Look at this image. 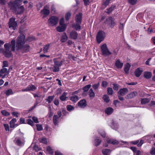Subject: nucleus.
I'll return each mask as SVG.
<instances>
[{
    "instance_id": "obj_1",
    "label": "nucleus",
    "mask_w": 155,
    "mask_h": 155,
    "mask_svg": "<svg viewBox=\"0 0 155 155\" xmlns=\"http://www.w3.org/2000/svg\"><path fill=\"white\" fill-rule=\"evenodd\" d=\"M26 42L25 36L21 34L16 39V50L22 52H27L29 51L30 47L28 44H25Z\"/></svg>"
},
{
    "instance_id": "obj_2",
    "label": "nucleus",
    "mask_w": 155,
    "mask_h": 155,
    "mask_svg": "<svg viewBox=\"0 0 155 155\" xmlns=\"http://www.w3.org/2000/svg\"><path fill=\"white\" fill-rule=\"evenodd\" d=\"M15 40L13 39L11 43L5 44L4 45L5 50L3 54L6 57L9 58L12 56V51H14L15 49Z\"/></svg>"
},
{
    "instance_id": "obj_3",
    "label": "nucleus",
    "mask_w": 155,
    "mask_h": 155,
    "mask_svg": "<svg viewBox=\"0 0 155 155\" xmlns=\"http://www.w3.org/2000/svg\"><path fill=\"white\" fill-rule=\"evenodd\" d=\"M54 65V66L51 68L52 71L54 72H58L59 71L60 68L63 64V63L64 61V60H61L59 61L57 58H54L53 59Z\"/></svg>"
},
{
    "instance_id": "obj_4",
    "label": "nucleus",
    "mask_w": 155,
    "mask_h": 155,
    "mask_svg": "<svg viewBox=\"0 0 155 155\" xmlns=\"http://www.w3.org/2000/svg\"><path fill=\"white\" fill-rule=\"evenodd\" d=\"M22 0H15V1H11L8 3V5L10 9L12 12L16 11L17 8L19 6Z\"/></svg>"
},
{
    "instance_id": "obj_5",
    "label": "nucleus",
    "mask_w": 155,
    "mask_h": 155,
    "mask_svg": "<svg viewBox=\"0 0 155 155\" xmlns=\"http://www.w3.org/2000/svg\"><path fill=\"white\" fill-rule=\"evenodd\" d=\"M102 54L104 56H109L111 54V52L109 51L106 44H104L101 45L100 47Z\"/></svg>"
},
{
    "instance_id": "obj_6",
    "label": "nucleus",
    "mask_w": 155,
    "mask_h": 155,
    "mask_svg": "<svg viewBox=\"0 0 155 155\" xmlns=\"http://www.w3.org/2000/svg\"><path fill=\"white\" fill-rule=\"evenodd\" d=\"M106 36L105 33L103 31H99L96 36V39L97 42L100 43L104 39Z\"/></svg>"
},
{
    "instance_id": "obj_7",
    "label": "nucleus",
    "mask_w": 155,
    "mask_h": 155,
    "mask_svg": "<svg viewBox=\"0 0 155 155\" xmlns=\"http://www.w3.org/2000/svg\"><path fill=\"white\" fill-rule=\"evenodd\" d=\"M58 17L52 16L48 20V23L49 25L53 26L56 25L58 23Z\"/></svg>"
},
{
    "instance_id": "obj_8",
    "label": "nucleus",
    "mask_w": 155,
    "mask_h": 155,
    "mask_svg": "<svg viewBox=\"0 0 155 155\" xmlns=\"http://www.w3.org/2000/svg\"><path fill=\"white\" fill-rule=\"evenodd\" d=\"M8 27L9 28H12L15 30L17 26V23L15 21V18H10L8 22Z\"/></svg>"
},
{
    "instance_id": "obj_9",
    "label": "nucleus",
    "mask_w": 155,
    "mask_h": 155,
    "mask_svg": "<svg viewBox=\"0 0 155 155\" xmlns=\"http://www.w3.org/2000/svg\"><path fill=\"white\" fill-rule=\"evenodd\" d=\"M105 23L109 25L111 28H113L115 24L114 19L111 17H109L107 18Z\"/></svg>"
},
{
    "instance_id": "obj_10",
    "label": "nucleus",
    "mask_w": 155,
    "mask_h": 155,
    "mask_svg": "<svg viewBox=\"0 0 155 155\" xmlns=\"http://www.w3.org/2000/svg\"><path fill=\"white\" fill-rule=\"evenodd\" d=\"M49 8V6L46 5L41 10L40 13L41 15H43V18H45L50 13V11L48 9Z\"/></svg>"
},
{
    "instance_id": "obj_11",
    "label": "nucleus",
    "mask_w": 155,
    "mask_h": 155,
    "mask_svg": "<svg viewBox=\"0 0 155 155\" xmlns=\"http://www.w3.org/2000/svg\"><path fill=\"white\" fill-rule=\"evenodd\" d=\"M69 37L70 38L76 40L78 38V34L75 30L72 31L70 33Z\"/></svg>"
},
{
    "instance_id": "obj_12",
    "label": "nucleus",
    "mask_w": 155,
    "mask_h": 155,
    "mask_svg": "<svg viewBox=\"0 0 155 155\" xmlns=\"http://www.w3.org/2000/svg\"><path fill=\"white\" fill-rule=\"evenodd\" d=\"M137 92L133 91L127 95L125 98L127 99L132 98L137 96Z\"/></svg>"
},
{
    "instance_id": "obj_13",
    "label": "nucleus",
    "mask_w": 155,
    "mask_h": 155,
    "mask_svg": "<svg viewBox=\"0 0 155 155\" xmlns=\"http://www.w3.org/2000/svg\"><path fill=\"white\" fill-rule=\"evenodd\" d=\"M82 17V14L81 13H79L76 15L75 20L76 23H81Z\"/></svg>"
},
{
    "instance_id": "obj_14",
    "label": "nucleus",
    "mask_w": 155,
    "mask_h": 155,
    "mask_svg": "<svg viewBox=\"0 0 155 155\" xmlns=\"http://www.w3.org/2000/svg\"><path fill=\"white\" fill-rule=\"evenodd\" d=\"M128 91L127 88H123L120 89L119 91L118 92L117 94L118 95L123 96L126 93H128Z\"/></svg>"
},
{
    "instance_id": "obj_15",
    "label": "nucleus",
    "mask_w": 155,
    "mask_h": 155,
    "mask_svg": "<svg viewBox=\"0 0 155 155\" xmlns=\"http://www.w3.org/2000/svg\"><path fill=\"white\" fill-rule=\"evenodd\" d=\"M78 106L81 108L85 107L86 106V101L85 99H82L78 102Z\"/></svg>"
},
{
    "instance_id": "obj_16",
    "label": "nucleus",
    "mask_w": 155,
    "mask_h": 155,
    "mask_svg": "<svg viewBox=\"0 0 155 155\" xmlns=\"http://www.w3.org/2000/svg\"><path fill=\"white\" fill-rule=\"evenodd\" d=\"M81 23H74L72 25V28L76 31H79L81 29L80 24Z\"/></svg>"
},
{
    "instance_id": "obj_17",
    "label": "nucleus",
    "mask_w": 155,
    "mask_h": 155,
    "mask_svg": "<svg viewBox=\"0 0 155 155\" xmlns=\"http://www.w3.org/2000/svg\"><path fill=\"white\" fill-rule=\"evenodd\" d=\"M107 142L113 145H117L119 143V142L117 140L112 139H108L107 140Z\"/></svg>"
},
{
    "instance_id": "obj_18",
    "label": "nucleus",
    "mask_w": 155,
    "mask_h": 155,
    "mask_svg": "<svg viewBox=\"0 0 155 155\" xmlns=\"http://www.w3.org/2000/svg\"><path fill=\"white\" fill-rule=\"evenodd\" d=\"M24 11V8L23 6H18L17 8L16 11L13 12L16 14H20Z\"/></svg>"
},
{
    "instance_id": "obj_19",
    "label": "nucleus",
    "mask_w": 155,
    "mask_h": 155,
    "mask_svg": "<svg viewBox=\"0 0 155 155\" xmlns=\"http://www.w3.org/2000/svg\"><path fill=\"white\" fill-rule=\"evenodd\" d=\"M66 28V25H63L57 27V30L58 32H62L64 31L65 30Z\"/></svg>"
},
{
    "instance_id": "obj_20",
    "label": "nucleus",
    "mask_w": 155,
    "mask_h": 155,
    "mask_svg": "<svg viewBox=\"0 0 155 155\" xmlns=\"http://www.w3.org/2000/svg\"><path fill=\"white\" fill-rule=\"evenodd\" d=\"M143 71L142 68H137L135 71V76L137 77H139Z\"/></svg>"
},
{
    "instance_id": "obj_21",
    "label": "nucleus",
    "mask_w": 155,
    "mask_h": 155,
    "mask_svg": "<svg viewBox=\"0 0 155 155\" xmlns=\"http://www.w3.org/2000/svg\"><path fill=\"white\" fill-rule=\"evenodd\" d=\"M123 65V63L120 62L119 59L117 60L115 62V65L118 68H121Z\"/></svg>"
},
{
    "instance_id": "obj_22",
    "label": "nucleus",
    "mask_w": 155,
    "mask_h": 155,
    "mask_svg": "<svg viewBox=\"0 0 155 155\" xmlns=\"http://www.w3.org/2000/svg\"><path fill=\"white\" fill-rule=\"evenodd\" d=\"M105 111L107 115H110L113 112L114 109L112 107H109L105 109Z\"/></svg>"
},
{
    "instance_id": "obj_23",
    "label": "nucleus",
    "mask_w": 155,
    "mask_h": 155,
    "mask_svg": "<svg viewBox=\"0 0 155 155\" xmlns=\"http://www.w3.org/2000/svg\"><path fill=\"white\" fill-rule=\"evenodd\" d=\"M152 75V73L151 72L146 71L144 72L143 76L144 78L148 79L151 78Z\"/></svg>"
},
{
    "instance_id": "obj_24",
    "label": "nucleus",
    "mask_w": 155,
    "mask_h": 155,
    "mask_svg": "<svg viewBox=\"0 0 155 155\" xmlns=\"http://www.w3.org/2000/svg\"><path fill=\"white\" fill-rule=\"evenodd\" d=\"M78 96L75 95H73L70 97V100L74 102H76L79 100Z\"/></svg>"
},
{
    "instance_id": "obj_25",
    "label": "nucleus",
    "mask_w": 155,
    "mask_h": 155,
    "mask_svg": "<svg viewBox=\"0 0 155 155\" xmlns=\"http://www.w3.org/2000/svg\"><path fill=\"white\" fill-rule=\"evenodd\" d=\"M89 95L91 99L95 97V94L92 88L90 89L89 91Z\"/></svg>"
},
{
    "instance_id": "obj_26",
    "label": "nucleus",
    "mask_w": 155,
    "mask_h": 155,
    "mask_svg": "<svg viewBox=\"0 0 155 155\" xmlns=\"http://www.w3.org/2000/svg\"><path fill=\"white\" fill-rule=\"evenodd\" d=\"M51 45V44L50 43L44 46L43 47V51L44 53H46L48 52V50L49 49Z\"/></svg>"
},
{
    "instance_id": "obj_27",
    "label": "nucleus",
    "mask_w": 155,
    "mask_h": 155,
    "mask_svg": "<svg viewBox=\"0 0 155 155\" xmlns=\"http://www.w3.org/2000/svg\"><path fill=\"white\" fill-rule=\"evenodd\" d=\"M58 119L59 118H58L57 115H54L53 118V121L54 124L56 126L58 125Z\"/></svg>"
},
{
    "instance_id": "obj_28",
    "label": "nucleus",
    "mask_w": 155,
    "mask_h": 155,
    "mask_svg": "<svg viewBox=\"0 0 155 155\" xmlns=\"http://www.w3.org/2000/svg\"><path fill=\"white\" fill-rule=\"evenodd\" d=\"M130 65L129 63H127L125 65L124 67V71L126 74H127L128 73V71L129 70Z\"/></svg>"
},
{
    "instance_id": "obj_29",
    "label": "nucleus",
    "mask_w": 155,
    "mask_h": 155,
    "mask_svg": "<svg viewBox=\"0 0 155 155\" xmlns=\"http://www.w3.org/2000/svg\"><path fill=\"white\" fill-rule=\"evenodd\" d=\"M67 94V93L65 92H64L63 93L61 96H60V99L62 101H64L66 100V98H67V97H66Z\"/></svg>"
},
{
    "instance_id": "obj_30",
    "label": "nucleus",
    "mask_w": 155,
    "mask_h": 155,
    "mask_svg": "<svg viewBox=\"0 0 155 155\" xmlns=\"http://www.w3.org/2000/svg\"><path fill=\"white\" fill-rule=\"evenodd\" d=\"M16 121L15 118L12 119L10 122V127L11 128H14L15 127V123Z\"/></svg>"
},
{
    "instance_id": "obj_31",
    "label": "nucleus",
    "mask_w": 155,
    "mask_h": 155,
    "mask_svg": "<svg viewBox=\"0 0 155 155\" xmlns=\"http://www.w3.org/2000/svg\"><path fill=\"white\" fill-rule=\"evenodd\" d=\"M91 84H88L85 86V87L83 88V90L84 91V92L83 93V95H84L85 93V92L87 91L88 90L89 88L91 87Z\"/></svg>"
},
{
    "instance_id": "obj_32",
    "label": "nucleus",
    "mask_w": 155,
    "mask_h": 155,
    "mask_svg": "<svg viewBox=\"0 0 155 155\" xmlns=\"http://www.w3.org/2000/svg\"><path fill=\"white\" fill-rule=\"evenodd\" d=\"M68 39V37L65 33L62 36L61 38V41L62 42H65Z\"/></svg>"
},
{
    "instance_id": "obj_33",
    "label": "nucleus",
    "mask_w": 155,
    "mask_h": 155,
    "mask_svg": "<svg viewBox=\"0 0 155 155\" xmlns=\"http://www.w3.org/2000/svg\"><path fill=\"white\" fill-rule=\"evenodd\" d=\"M115 8V6L112 5L111 6L110 8L107 9V11L106 12L108 14H110L113 11Z\"/></svg>"
},
{
    "instance_id": "obj_34",
    "label": "nucleus",
    "mask_w": 155,
    "mask_h": 155,
    "mask_svg": "<svg viewBox=\"0 0 155 155\" xmlns=\"http://www.w3.org/2000/svg\"><path fill=\"white\" fill-rule=\"evenodd\" d=\"M150 100L148 98H143L141 99V104H145L149 102Z\"/></svg>"
},
{
    "instance_id": "obj_35",
    "label": "nucleus",
    "mask_w": 155,
    "mask_h": 155,
    "mask_svg": "<svg viewBox=\"0 0 155 155\" xmlns=\"http://www.w3.org/2000/svg\"><path fill=\"white\" fill-rule=\"evenodd\" d=\"M27 87L28 91H33L36 89V87L32 84L29 85Z\"/></svg>"
},
{
    "instance_id": "obj_36",
    "label": "nucleus",
    "mask_w": 155,
    "mask_h": 155,
    "mask_svg": "<svg viewBox=\"0 0 155 155\" xmlns=\"http://www.w3.org/2000/svg\"><path fill=\"white\" fill-rule=\"evenodd\" d=\"M101 142V140L98 137H97L95 140L94 145L97 146L99 145Z\"/></svg>"
},
{
    "instance_id": "obj_37",
    "label": "nucleus",
    "mask_w": 155,
    "mask_h": 155,
    "mask_svg": "<svg viewBox=\"0 0 155 155\" xmlns=\"http://www.w3.org/2000/svg\"><path fill=\"white\" fill-rule=\"evenodd\" d=\"M54 95H53L52 96H49L48 97V98L46 99V100L49 103H51V102L54 99Z\"/></svg>"
},
{
    "instance_id": "obj_38",
    "label": "nucleus",
    "mask_w": 155,
    "mask_h": 155,
    "mask_svg": "<svg viewBox=\"0 0 155 155\" xmlns=\"http://www.w3.org/2000/svg\"><path fill=\"white\" fill-rule=\"evenodd\" d=\"M110 151V150L107 149H103L102 150V152L104 155H108V153Z\"/></svg>"
},
{
    "instance_id": "obj_39",
    "label": "nucleus",
    "mask_w": 155,
    "mask_h": 155,
    "mask_svg": "<svg viewBox=\"0 0 155 155\" xmlns=\"http://www.w3.org/2000/svg\"><path fill=\"white\" fill-rule=\"evenodd\" d=\"M103 98L104 101L106 103H108L110 101L109 97L107 94L104 95L103 96Z\"/></svg>"
},
{
    "instance_id": "obj_40",
    "label": "nucleus",
    "mask_w": 155,
    "mask_h": 155,
    "mask_svg": "<svg viewBox=\"0 0 155 155\" xmlns=\"http://www.w3.org/2000/svg\"><path fill=\"white\" fill-rule=\"evenodd\" d=\"M107 94L109 95H111L113 93V89L111 88L108 87L107 88Z\"/></svg>"
},
{
    "instance_id": "obj_41",
    "label": "nucleus",
    "mask_w": 155,
    "mask_h": 155,
    "mask_svg": "<svg viewBox=\"0 0 155 155\" xmlns=\"http://www.w3.org/2000/svg\"><path fill=\"white\" fill-rule=\"evenodd\" d=\"M5 93L7 96H8L10 94H13V91L11 89H9L5 91Z\"/></svg>"
},
{
    "instance_id": "obj_42",
    "label": "nucleus",
    "mask_w": 155,
    "mask_h": 155,
    "mask_svg": "<svg viewBox=\"0 0 155 155\" xmlns=\"http://www.w3.org/2000/svg\"><path fill=\"white\" fill-rule=\"evenodd\" d=\"M47 151L50 154H52L53 153V150L49 146H48L47 147Z\"/></svg>"
},
{
    "instance_id": "obj_43",
    "label": "nucleus",
    "mask_w": 155,
    "mask_h": 155,
    "mask_svg": "<svg viewBox=\"0 0 155 155\" xmlns=\"http://www.w3.org/2000/svg\"><path fill=\"white\" fill-rule=\"evenodd\" d=\"M39 140V141L42 143L46 144L47 143L46 139L45 137L40 138Z\"/></svg>"
},
{
    "instance_id": "obj_44",
    "label": "nucleus",
    "mask_w": 155,
    "mask_h": 155,
    "mask_svg": "<svg viewBox=\"0 0 155 155\" xmlns=\"http://www.w3.org/2000/svg\"><path fill=\"white\" fill-rule=\"evenodd\" d=\"M37 130L38 131H39L42 130L43 128L41 125L39 124H36Z\"/></svg>"
},
{
    "instance_id": "obj_45",
    "label": "nucleus",
    "mask_w": 155,
    "mask_h": 155,
    "mask_svg": "<svg viewBox=\"0 0 155 155\" xmlns=\"http://www.w3.org/2000/svg\"><path fill=\"white\" fill-rule=\"evenodd\" d=\"M2 114L5 116H9L10 113L5 110H3L1 111Z\"/></svg>"
},
{
    "instance_id": "obj_46",
    "label": "nucleus",
    "mask_w": 155,
    "mask_h": 155,
    "mask_svg": "<svg viewBox=\"0 0 155 155\" xmlns=\"http://www.w3.org/2000/svg\"><path fill=\"white\" fill-rule=\"evenodd\" d=\"M3 68L1 69L0 71V73L2 74H3L4 73L5 74H7V69L6 68Z\"/></svg>"
},
{
    "instance_id": "obj_47",
    "label": "nucleus",
    "mask_w": 155,
    "mask_h": 155,
    "mask_svg": "<svg viewBox=\"0 0 155 155\" xmlns=\"http://www.w3.org/2000/svg\"><path fill=\"white\" fill-rule=\"evenodd\" d=\"M67 110L71 111L74 110V107L71 105H68L67 106Z\"/></svg>"
},
{
    "instance_id": "obj_48",
    "label": "nucleus",
    "mask_w": 155,
    "mask_h": 155,
    "mask_svg": "<svg viewBox=\"0 0 155 155\" xmlns=\"http://www.w3.org/2000/svg\"><path fill=\"white\" fill-rule=\"evenodd\" d=\"M71 14L70 12H68L67 13L65 16V18L66 20L68 21L69 18L70 17H71Z\"/></svg>"
},
{
    "instance_id": "obj_49",
    "label": "nucleus",
    "mask_w": 155,
    "mask_h": 155,
    "mask_svg": "<svg viewBox=\"0 0 155 155\" xmlns=\"http://www.w3.org/2000/svg\"><path fill=\"white\" fill-rule=\"evenodd\" d=\"M150 153L152 155L155 154V148L154 147H153L151 148L150 151Z\"/></svg>"
},
{
    "instance_id": "obj_50",
    "label": "nucleus",
    "mask_w": 155,
    "mask_h": 155,
    "mask_svg": "<svg viewBox=\"0 0 155 155\" xmlns=\"http://www.w3.org/2000/svg\"><path fill=\"white\" fill-rule=\"evenodd\" d=\"M28 124L32 126L34 125L33 121L31 119H28L27 120Z\"/></svg>"
},
{
    "instance_id": "obj_51",
    "label": "nucleus",
    "mask_w": 155,
    "mask_h": 155,
    "mask_svg": "<svg viewBox=\"0 0 155 155\" xmlns=\"http://www.w3.org/2000/svg\"><path fill=\"white\" fill-rule=\"evenodd\" d=\"M8 63L6 61H4L3 62L2 68H5L8 67Z\"/></svg>"
},
{
    "instance_id": "obj_52",
    "label": "nucleus",
    "mask_w": 155,
    "mask_h": 155,
    "mask_svg": "<svg viewBox=\"0 0 155 155\" xmlns=\"http://www.w3.org/2000/svg\"><path fill=\"white\" fill-rule=\"evenodd\" d=\"M128 2L130 4L134 5L136 4L137 0H128Z\"/></svg>"
},
{
    "instance_id": "obj_53",
    "label": "nucleus",
    "mask_w": 155,
    "mask_h": 155,
    "mask_svg": "<svg viewBox=\"0 0 155 155\" xmlns=\"http://www.w3.org/2000/svg\"><path fill=\"white\" fill-rule=\"evenodd\" d=\"M16 144L18 146H21L23 144V143L19 139H18L16 141Z\"/></svg>"
},
{
    "instance_id": "obj_54",
    "label": "nucleus",
    "mask_w": 155,
    "mask_h": 155,
    "mask_svg": "<svg viewBox=\"0 0 155 155\" xmlns=\"http://www.w3.org/2000/svg\"><path fill=\"white\" fill-rule=\"evenodd\" d=\"M113 85L114 89L116 91L118 90L119 87V85L117 84H113Z\"/></svg>"
},
{
    "instance_id": "obj_55",
    "label": "nucleus",
    "mask_w": 155,
    "mask_h": 155,
    "mask_svg": "<svg viewBox=\"0 0 155 155\" xmlns=\"http://www.w3.org/2000/svg\"><path fill=\"white\" fill-rule=\"evenodd\" d=\"M108 84L105 81H104L102 82L101 85L104 87H106Z\"/></svg>"
},
{
    "instance_id": "obj_56",
    "label": "nucleus",
    "mask_w": 155,
    "mask_h": 155,
    "mask_svg": "<svg viewBox=\"0 0 155 155\" xmlns=\"http://www.w3.org/2000/svg\"><path fill=\"white\" fill-rule=\"evenodd\" d=\"M34 150L38 152L40 150V148L38 147V145H35L34 146Z\"/></svg>"
},
{
    "instance_id": "obj_57",
    "label": "nucleus",
    "mask_w": 155,
    "mask_h": 155,
    "mask_svg": "<svg viewBox=\"0 0 155 155\" xmlns=\"http://www.w3.org/2000/svg\"><path fill=\"white\" fill-rule=\"evenodd\" d=\"M99 86V83H98L97 84H95L93 85L92 86V87H93L94 90H96L98 88Z\"/></svg>"
},
{
    "instance_id": "obj_58",
    "label": "nucleus",
    "mask_w": 155,
    "mask_h": 155,
    "mask_svg": "<svg viewBox=\"0 0 155 155\" xmlns=\"http://www.w3.org/2000/svg\"><path fill=\"white\" fill-rule=\"evenodd\" d=\"M99 133L103 137H104L106 136V134L105 132L102 131V130L100 131L99 132Z\"/></svg>"
},
{
    "instance_id": "obj_59",
    "label": "nucleus",
    "mask_w": 155,
    "mask_h": 155,
    "mask_svg": "<svg viewBox=\"0 0 155 155\" xmlns=\"http://www.w3.org/2000/svg\"><path fill=\"white\" fill-rule=\"evenodd\" d=\"M33 121L35 123H37L39 122L38 121V118L37 117H33L32 118Z\"/></svg>"
},
{
    "instance_id": "obj_60",
    "label": "nucleus",
    "mask_w": 155,
    "mask_h": 155,
    "mask_svg": "<svg viewBox=\"0 0 155 155\" xmlns=\"http://www.w3.org/2000/svg\"><path fill=\"white\" fill-rule=\"evenodd\" d=\"M110 2V0H106L104 2L103 5L106 7L109 5Z\"/></svg>"
},
{
    "instance_id": "obj_61",
    "label": "nucleus",
    "mask_w": 155,
    "mask_h": 155,
    "mask_svg": "<svg viewBox=\"0 0 155 155\" xmlns=\"http://www.w3.org/2000/svg\"><path fill=\"white\" fill-rule=\"evenodd\" d=\"M130 149L133 151L134 153H136L137 152V148L135 147H130Z\"/></svg>"
},
{
    "instance_id": "obj_62",
    "label": "nucleus",
    "mask_w": 155,
    "mask_h": 155,
    "mask_svg": "<svg viewBox=\"0 0 155 155\" xmlns=\"http://www.w3.org/2000/svg\"><path fill=\"white\" fill-rule=\"evenodd\" d=\"M54 104L56 105H58L59 104V102L58 99H55L54 101Z\"/></svg>"
},
{
    "instance_id": "obj_63",
    "label": "nucleus",
    "mask_w": 155,
    "mask_h": 155,
    "mask_svg": "<svg viewBox=\"0 0 155 155\" xmlns=\"http://www.w3.org/2000/svg\"><path fill=\"white\" fill-rule=\"evenodd\" d=\"M143 141L142 140H141L140 141V142L138 143V144L137 145V146L138 147H140L141 146V145L143 144Z\"/></svg>"
},
{
    "instance_id": "obj_64",
    "label": "nucleus",
    "mask_w": 155,
    "mask_h": 155,
    "mask_svg": "<svg viewBox=\"0 0 155 155\" xmlns=\"http://www.w3.org/2000/svg\"><path fill=\"white\" fill-rule=\"evenodd\" d=\"M4 126L6 131H9V126L8 124H4Z\"/></svg>"
}]
</instances>
